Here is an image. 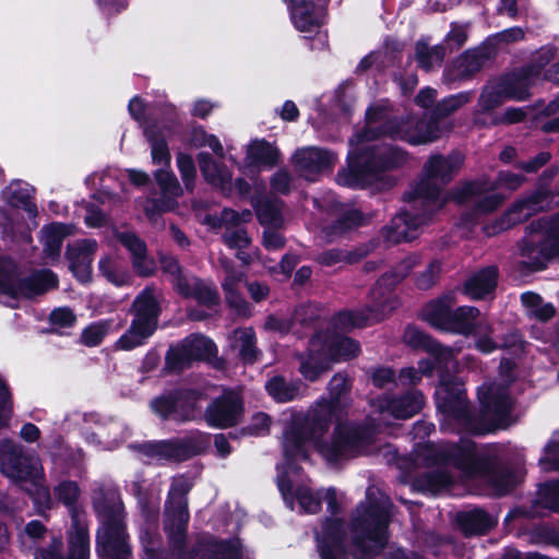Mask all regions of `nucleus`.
Here are the masks:
<instances>
[{
	"instance_id": "c85d7f7f",
	"label": "nucleus",
	"mask_w": 559,
	"mask_h": 559,
	"mask_svg": "<svg viewBox=\"0 0 559 559\" xmlns=\"http://www.w3.org/2000/svg\"><path fill=\"white\" fill-rule=\"evenodd\" d=\"M538 79V70L534 67H522L500 78L499 86L510 100L523 102L530 98V88Z\"/></svg>"
},
{
	"instance_id": "b1692460",
	"label": "nucleus",
	"mask_w": 559,
	"mask_h": 559,
	"mask_svg": "<svg viewBox=\"0 0 559 559\" xmlns=\"http://www.w3.org/2000/svg\"><path fill=\"white\" fill-rule=\"evenodd\" d=\"M189 520L188 502L167 503L165 501L164 531L174 547L185 546Z\"/></svg>"
},
{
	"instance_id": "f3484780",
	"label": "nucleus",
	"mask_w": 559,
	"mask_h": 559,
	"mask_svg": "<svg viewBox=\"0 0 559 559\" xmlns=\"http://www.w3.org/2000/svg\"><path fill=\"white\" fill-rule=\"evenodd\" d=\"M405 343L414 350H421L429 354V358L418 361L416 368L423 376H431L436 369H447L453 358L452 348L441 344L429 333L416 325L408 324L404 332Z\"/></svg>"
},
{
	"instance_id": "a19ab883",
	"label": "nucleus",
	"mask_w": 559,
	"mask_h": 559,
	"mask_svg": "<svg viewBox=\"0 0 559 559\" xmlns=\"http://www.w3.org/2000/svg\"><path fill=\"white\" fill-rule=\"evenodd\" d=\"M557 195V191L552 188H545L544 186L535 183L533 190L526 192L518 200L525 210L531 212V215H534L538 212L549 211Z\"/></svg>"
},
{
	"instance_id": "8fccbe9b",
	"label": "nucleus",
	"mask_w": 559,
	"mask_h": 559,
	"mask_svg": "<svg viewBox=\"0 0 559 559\" xmlns=\"http://www.w3.org/2000/svg\"><path fill=\"white\" fill-rule=\"evenodd\" d=\"M199 168L204 179L210 183H227L231 180L229 174L224 173L209 152H200L197 155Z\"/></svg>"
},
{
	"instance_id": "4d7b16f0",
	"label": "nucleus",
	"mask_w": 559,
	"mask_h": 559,
	"mask_svg": "<svg viewBox=\"0 0 559 559\" xmlns=\"http://www.w3.org/2000/svg\"><path fill=\"white\" fill-rule=\"evenodd\" d=\"M364 216L357 209L347 210L341 213L330 225V233L333 235H343L352 229L361 226Z\"/></svg>"
},
{
	"instance_id": "20e7f679",
	"label": "nucleus",
	"mask_w": 559,
	"mask_h": 559,
	"mask_svg": "<svg viewBox=\"0 0 559 559\" xmlns=\"http://www.w3.org/2000/svg\"><path fill=\"white\" fill-rule=\"evenodd\" d=\"M518 247L523 258L520 262L522 271L545 270L549 261L559 257V212L549 219L538 218L526 225Z\"/></svg>"
},
{
	"instance_id": "f257e3e1",
	"label": "nucleus",
	"mask_w": 559,
	"mask_h": 559,
	"mask_svg": "<svg viewBox=\"0 0 559 559\" xmlns=\"http://www.w3.org/2000/svg\"><path fill=\"white\" fill-rule=\"evenodd\" d=\"M401 132V119L388 117L381 105H370L365 112V124L349 139L353 146L346 157V167L338 169L336 182L350 189H368L377 186L390 190L397 179L389 173L402 169L409 159L404 148L394 144H370L383 138L396 141Z\"/></svg>"
},
{
	"instance_id": "4468645a",
	"label": "nucleus",
	"mask_w": 559,
	"mask_h": 559,
	"mask_svg": "<svg viewBox=\"0 0 559 559\" xmlns=\"http://www.w3.org/2000/svg\"><path fill=\"white\" fill-rule=\"evenodd\" d=\"M370 300L359 308L342 309L331 317V325L335 331L352 332L355 329H364L385 319L392 310L390 298L385 293L372 287L369 292Z\"/></svg>"
},
{
	"instance_id": "7ed1b4c3",
	"label": "nucleus",
	"mask_w": 559,
	"mask_h": 559,
	"mask_svg": "<svg viewBox=\"0 0 559 559\" xmlns=\"http://www.w3.org/2000/svg\"><path fill=\"white\" fill-rule=\"evenodd\" d=\"M338 415L331 406L318 401L304 416L295 417L284 433L283 452L287 464L292 465L297 460L308 461V442L316 444L317 440H324L323 436Z\"/></svg>"
},
{
	"instance_id": "5701e85b",
	"label": "nucleus",
	"mask_w": 559,
	"mask_h": 559,
	"mask_svg": "<svg viewBox=\"0 0 559 559\" xmlns=\"http://www.w3.org/2000/svg\"><path fill=\"white\" fill-rule=\"evenodd\" d=\"M488 59L489 55L485 49H467L445 68L444 76L449 82L471 80L483 69Z\"/></svg>"
},
{
	"instance_id": "393cba45",
	"label": "nucleus",
	"mask_w": 559,
	"mask_h": 559,
	"mask_svg": "<svg viewBox=\"0 0 559 559\" xmlns=\"http://www.w3.org/2000/svg\"><path fill=\"white\" fill-rule=\"evenodd\" d=\"M426 403L420 390L409 389L402 394L386 395L382 400L381 407L395 419H408L419 414Z\"/></svg>"
},
{
	"instance_id": "aec40b11",
	"label": "nucleus",
	"mask_w": 559,
	"mask_h": 559,
	"mask_svg": "<svg viewBox=\"0 0 559 559\" xmlns=\"http://www.w3.org/2000/svg\"><path fill=\"white\" fill-rule=\"evenodd\" d=\"M346 538L345 521L326 516L322 522L321 533L316 534L320 559H347Z\"/></svg>"
},
{
	"instance_id": "e433bc0d",
	"label": "nucleus",
	"mask_w": 559,
	"mask_h": 559,
	"mask_svg": "<svg viewBox=\"0 0 559 559\" xmlns=\"http://www.w3.org/2000/svg\"><path fill=\"white\" fill-rule=\"evenodd\" d=\"M300 381H288L284 376L276 374L265 382V391L276 403H288L301 396Z\"/></svg>"
},
{
	"instance_id": "69168bd1",
	"label": "nucleus",
	"mask_w": 559,
	"mask_h": 559,
	"mask_svg": "<svg viewBox=\"0 0 559 559\" xmlns=\"http://www.w3.org/2000/svg\"><path fill=\"white\" fill-rule=\"evenodd\" d=\"M117 239L130 252L131 259L139 260L147 253L145 241L133 231H120Z\"/></svg>"
},
{
	"instance_id": "0eeeda50",
	"label": "nucleus",
	"mask_w": 559,
	"mask_h": 559,
	"mask_svg": "<svg viewBox=\"0 0 559 559\" xmlns=\"http://www.w3.org/2000/svg\"><path fill=\"white\" fill-rule=\"evenodd\" d=\"M462 164L463 158L459 154L431 155L424 165V177L413 190L408 191L409 199L415 200L416 203L430 205L438 211L443 205L440 201L442 186L452 181Z\"/></svg>"
},
{
	"instance_id": "4be33fe9",
	"label": "nucleus",
	"mask_w": 559,
	"mask_h": 559,
	"mask_svg": "<svg viewBox=\"0 0 559 559\" xmlns=\"http://www.w3.org/2000/svg\"><path fill=\"white\" fill-rule=\"evenodd\" d=\"M440 136V122L430 111H426L412 126L401 119V132L397 133L396 141L400 140L411 145H420L435 142Z\"/></svg>"
},
{
	"instance_id": "c03bdc74",
	"label": "nucleus",
	"mask_w": 559,
	"mask_h": 559,
	"mask_svg": "<svg viewBox=\"0 0 559 559\" xmlns=\"http://www.w3.org/2000/svg\"><path fill=\"white\" fill-rule=\"evenodd\" d=\"M94 510L103 520V526L112 524L124 525L123 521V504L121 500L116 499L115 495H104L94 501Z\"/></svg>"
},
{
	"instance_id": "4c0bfd02",
	"label": "nucleus",
	"mask_w": 559,
	"mask_h": 559,
	"mask_svg": "<svg viewBox=\"0 0 559 559\" xmlns=\"http://www.w3.org/2000/svg\"><path fill=\"white\" fill-rule=\"evenodd\" d=\"M53 495L58 502L69 511L71 520L85 516L83 507L79 503L81 488L74 480H62L53 488Z\"/></svg>"
},
{
	"instance_id": "9b49d317",
	"label": "nucleus",
	"mask_w": 559,
	"mask_h": 559,
	"mask_svg": "<svg viewBox=\"0 0 559 559\" xmlns=\"http://www.w3.org/2000/svg\"><path fill=\"white\" fill-rule=\"evenodd\" d=\"M217 355L214 341L200 333H192L169 345L165 354L163 374H180L194 362L210 361Z\"/></svg>"
},
{
	"instance_id": "13d9d810",
	"label": "nucleus",
	"mask_w": 559,
	"mask_h": 559,
	"mask_svg": "<svg viewBox=\"0 0 559 559\" xmlns=\"http://www.w3.org/2000/svg\"><path fill=\"white\" fill-rule=\"evenodd\" d=\"M371 384L380 390L396 386V371L391 366L378 365L367 370Z\"/></svg>"
},
{
	"instance_id": "f704fd0d",
	"label": "nucleus",
	"mask_w": 559,
	"mask_h": 559,
	"mask_svg": "<svg viewBox=\"0 0 559 559\" xmlns=\"http://www.w3.org/2000/svg\"><path fill=\"white\" fill-rule=\"evenodd\" d=\"M361 353L359 341L335 331L326 342V357L330 361H349Z\"/></svg>"
},
{
	"instance_id": "412c9836",
	"label": "nucleus",
	"mask_w": 559,
	"mask_h": 559,
	"mask_svg": "<svg viewBox=\"0 0 559 559\" xmlns=\"http://www.w3.org/2000/svg\"><path fill=\"white\" fill-rule=\"evenodd\" d=\"M95 548L100 559H132L133 557L126 524L103 526L96 534Z\"/></svg>"
},
{
	"instance_id": "6ab92c4d",
	"label": "nucleus",
	"mask_w": 559,
	"mask_h": 559,
	"mask_svg": "<svg viewBox=\"0 0 559 559\" xmlns=\"http://www.w3.org/2000/svg\"><path fill=\"white\" fill-rule=\"evenodd\" d=\"M0 472L10 479L26 481L34 474L33 456L22 444L5 438L0 441Z\"/></svg>"
},
{
	"instance_id": "a18cd8bd",
	"label": "nucleus",
	"mask_w": 559,
	"mask_h": 559,
	"mask_svg": "<svg viewBox=\"0 0 559 559\" xmlns=\"http://www.w3.org/2000/svg\"><path fill=\"white\" fill-rule=\"evenodd\" d=\"M114 331L115 320L112 318L91 322L82 330L80 343L86 347H97Z\"/></svg>"
},
{
	"instance_id": "bb28decb",
	"label": "nucleus",
	"mask_w": 559,
	"mask_h": 559,
	"mask_svg": "<svg viewBox=\"0 0 559 559\" xmlns=\"http://www.w3.org/2000/svg\"><path fill=\"white\" fill-rule=\"evenodd\" d=\"M95 249L96 241L92 239H84L82 243L68 245L67 247L64 255L69 261V269L81 284L92 282V263Z\"/></svg>"
},
{
	"instance_id": "c756f323",
	"label": "nucleus",
	"mask_w": 559,
	"mask_h": 559,
	"mask_svg": "<svg viewBox=\"0 0 559 559\" xmlns=\"http://www.w3.org/2000/svg\"><path fill=\"white\" fill-rule=\"evenodd\" d=\"M293 160L294 165L301 171L317 175L331 170L336 156L330 150L311 146L297 150Z\"/></svg>"
},
{
	"instance_id": "6e6552de",
	"label": "nucleus",
	"mask_w": 559,
	"mask_h": 559,
	"mask_svg": "<svg viewBox=\"0 0 559 559\" xmlns=\"http://www.w3.org/2000/svg\"><path fill=\"white\" fill-rule=\"evenodd\" d=\"M373 442V429L365 424L337 423L331 440H317L316 450L331 465L356 457Z\"/></svg>"
},
{
	"instance_id": "f03ea898",
	"label": "nucleus",
	"mask_w": 559,
	"mask_h": 559,
	"mask_svg": "<svg viewBox=\"0 0 559 559\" xmlns=\"http://www.w3.org/2000/svg\"><path fill=\"white\" fill-rule=\"evenodd\" d=\"M389 510L378 502H360L349 522L353 559H376L389 543Z\"/></svg>"
},
{
	"instance_id": "bf43d9fd",
	"label": "nucleus",
	"mask_w": 559,
	"mask_h": 559,
	"mask_svg": "<svg viewBox=\"0 0 559 559\" xmlns=\"http://www.w3.org/2000/svg\"><path fill=\"white\" fill-rule=\"evenodd\" d=\"M451 476L445 471H429L417 478L418 486L427 491L437 492L451 485Z\"/></svg>"
},
{
	"instance_id": "473e14b6",
	"label": "nucleus",
	"mask_w": 559,
	"mask_h": 559,
	"mask_svg": "<svg viewBox=\"0 0 559 559\" xmlns=\"http://www.w3.org/2000/svg\"><path fill=\"white\" fill-rule=\"evenodd\" d=\"M239 540L238 537L217 538L213 535L199 538L191 548L190 559H226Z\"/></svg>"
},
{
	"instance_id": "3c124183",
	"label": "nucleus",
	"mask_w": 559,
	"mask_h": 559,
	"mask_svg": "<svg viewBox=\"0 0 559 559\" xmlns=\"http://www.w3.org/2000/svg\"><path fill=\"white\" fill-rule=\"evenodd\" d=\"M35 189L33 187H17L10 191L8 204L13 209H22L29 217H35L38 213L37 205L33 201Z\"/></svg>"
},
{
	"instance_id": "9d476101",
	"label": "nucleus",
	"mask_w": 559,
	"mask_h": 559,
	"mask_svg": "<svg viewBox=\"0 0 559 559\" xmlns=\"http://www.w3.org/2000/svg\"><path fill=\"white\" fill-rule=\"evenodd\" d=\"M479 412L474 411L472 436H486L497 430L507 429L512 420L513 401L507 390L488 386L478 393Z\"/></svg>"
},
{
	"instance_id": "680f3d73",
	"label": "nucleus",
	"mask_w": 559,
	"mask_h": 559,
	"mask_svg": "<svg viewBox=\"0 0 559 559\" xmlns=\"http://www.w3.org/2000/svg\"><path fill=\"white\" fill-rule=\"evenodd\" d=\"M537 503L552 512H559V480L540 485Z\"/></svg>"
},
{
	"instance_id": "1a4fd4ad",
	"label": "nucleus",
	"mask_w": 559,
	"mask_h": 559,
	"mask_svg": "<svg viewBox=\"0 0 559 559\" xmlns=\"http://www.w3.org/2000/svg\"><path fill=\"white\" fill-rule=\"evenodd\" d=\"M205 397L206 394L200 389L174 388L153 397L150 408L160 420L188 423L200 417V402Z\"/></svg>"
},
{
	"instance_id": "5fc2aeb1",
	"label": "nucleus",
	"mask_w": 559,
	"mask_h": 559,
	"mask_svg": "<svg viewBox=\"0 0 559 559\" xmlns=\"http://www.w3.org/2000/svg\"><path fill=\"white\" fill-rule=\"evenodd\" d=\"M487 191V182L484 180H466L451 191V199L457 204H465L474 197H480Z\"/></svg>"
},
{
	"instance_id": "37998d69",
	"label": "nucleus",
	"mask_w": 559,
	"mask_h": 559,
	"mask_svg": "<svg viewBox=\"0 0 559 559\" xmlns=\"http://www.w3.org/2000/svg\"><path fill=\"white\" fill-rule=\"evenodd\" d=\"M531 216V212L525 210L522 203L516 200L499 218L486 227V233L492 236L509 230L527 221Z\"/></svg>"
},
{
	"instance_id": "a211bd4d",
	"label": "nucleus",
	"mask_w": 559,
	"mask_h": 559,
	"mask_svg": "<svg viewBox=\"0 0 559 559\" xmlns=\"http://www.w3.org/2000/svg\"><path fill=\"white\" fill-rule=\"evenodd\" d=\"M245 414L242 397L233 390L225 391L214 397L204 411L205 423L216 429H227L237 426Z\"/></svg>"
},
{
	"instance_id": "774afa93",
	"label": "nucleus",
	"mask_w": 559,
	"mask_h": 559,
	"mask_svg": "<svg viewBox=\"0 0 559 559\" xmlns=\"http://www.w3.org/2000/svg\"><path fill=\"white\" fill-rule=\"evenodd\" d=\"M441 273V262L431 261L428 266L415 280V285L420 290L430 289L439 280Z\"/></svg>"
},
{
	"instance_id": "79ce46f5",
	"label": "nucleus",
	"mask_w": 559,
	"mask_h": 559,
	"mask_svg": "<svg viewBox=\"0 0 559 559\" xmlns=\"http://www.w3.org/2000/svg\"><path fill=\"white\" fill-rule=\"evenodd\" d=\"M281 157L280 150L265 139H255L247 151V158L254 166L274 167Z\"/></svg>"
},
{
	"instance_id": "7c9ffc66",
	"label": "nucleus",
	"mask_w": 559,
	"mask_h": 559,
	"mask_svg": "<svg viewBox=\"0 0 559 559\" xmlns=\"http://www.w3.org/2000/svg\"><path fill=\"white\" fill-rule=\"evenodd\" d=\"M59 278L50 269L34 271L31 275L20 277L15 298H34L57 288Z\"/></svg>"
},
{
	"instance_id": "603ef678",
	"label": "nucleus",
	"mask_w": 559,
	"mask_h": 559,
	"mask_svg": "<svg viewBox=\"0 0 559 559\" xmlns=\"http://www.w3.org/2000/svg\"><path fill=\"white\" fill-rule=\"evenodd\" d=\"M469 98L471 95L467 92L450 95L438 102L429 111L440 122L442 119L449 117L451 114L468 103Z\"/></svg>"
},
{
	"instance_id": "c9c22d12",
	"label": "nucleus",
	"mask_w": 559,
	"mask_h": 559,
	"mask_svg": "<svg viewBox=\"0 0 559 559\" xmlns=\"http://www.w3.org/2000/svg\"><path fill=\"white\" fill-rule=\"evenodd\" d=\"M143 134L150 143L153 164L169 167L171 163V155L166 140V134L163 133L158 121L156 119L151 120L146 126H144Z\"/></svg>"
},
{
	"instance_id": "e2e57ef3",
	"label": "nucleus",
	"mask_w": 559,
	"mask_h": 559,
	"mask_svg": "<svg viewBox=\"0 0 559 559\" xmlns=\"http://www.w3.org/2000/svg\"><path fill=\"white\" fill-rule=\"evenodd\" d=\"M176 160L186 189L189 191L193 190L197 178V168L192 156L188 153L179 152L176 156Z\"/></svg>"
},
{
	"instance_id": "dca6fc26",
	"label": "nucleus",
	"mask_w": 559,
	"mask_h": 559,
	"mask_svg": "<svg viewBox=\"0 0 559 559\" xmlns=\"http://www.w3.org/2000/svg\"><path fill=\"white\" fill-rule=\"evenodd\" d=\"M488 452H479L475 441L461 438L441 449L438 457L441 463L460 471L465 477L478 479L489 471Z\"/></svg>"
},
{
	"instance_id": "0e129e2a",
	"label": "nucleus",
	"mask_w": 559,
	"mask_h": 559,
	"mask_svg": "<svg viewBox=\"0 0 559 559\" xmlns=\"http://www.w3.org/2000/svg\"><path fill=\"white\" fill-rule=\"evenodd\" d=\"M154 177L162 191V194H167L175 198H179L182 194V188L173 171L159 168L155 170Z\"/></svg>"
},
{
	"instance_id": "864d4df0",
	"label": "nucleus",
	"mask_w": 559,
	"mask_h": 559,
	"mask_svg": "<svg viewBox=\"0 0 559 559\" xmlns=\"http://www.w3.org/2000/svg\"><path fill=\"white\" fill-rule=\"evenodd\" d=\"M190 298H193L200 306L212 309L221 302L218 290L215 286L207 285L200 277H193V289Z\"/></svg>"
},
{
	"instance_id": "de8ad7c7",
	"label": "nucleus",
	"mask_w": 559,
	"mask_h": 559,
	"mask_svg": "<svg viewBox=\"0 0 559 559\" xmlns=\"http://www.w3.org/2000/svg\"><path fill=\"white\" fill-rule=\"evenodd\" d=\"M19 280L20 269L15 260L8 255H0V294L15 298Z\"/></svg>"
},
{
	"instance_id": "58836bf2",
	"label": "nucleus",
	"mask_w": 559,
	"mask_h": 559,
	"mask_svg": "<svg viewBox=\"0 0 559 559\" xmlns=\"http://www.w3.org/2000/svg\"><path fill=\"white\" fill-rule=\"evenodd\" d=\"M282 206L283 201L276 198H265L257 201L254 212L259 224L264 228H282L284 225Z\"/></svg>"
},
{
	"instance_id": "2f4dec72",
	"label": "nucleus",
	"mask_w": 559,
	"mask_h": 559,
	"mask_svg": "<svg viewBox=\"0 0 559 559\" xmlns=\"http://www.w3.org/2000/svg\"><path fill=\"white\" fill-rule=\"evenodd\" d=\"M498 278L499 270L496 265L483 267L464 282L463 293L474 300L485 299L495 293Z\"/></svg>"
},
{
	"instance_id": "49530a36",
	"label": "nucleus",
	"mask_w": 559,
	"mask_h": 559,
	"mask_svg": "<svg viewBox=\"0 0 559 559\" xmlns=\"http://www.w3.org/2000/svg\"><path fill=\"white\" fill-rule=\"evenodd\" d=\"M330 369V360L324 353L310 350L300 359L299 372L310 381H317L320 376Z\"/></svg>"
},
{
	"instance_id": "6e6d98bb",
	"label": "nucleus",
	"mask_w": 559,
	"mask_h": 559,
	"mask_svg": "<svg viewBox=\"0 0 559 559\" xmlns=\"http://www.w3.org/2000/svg\"><path fill=\"white\" fill-rule=\"evenodd\" d=\"M349 388L347 384L346 377L337 373L332 377L328 384L329 399H321L320 402L331 406L337 413H341L342 402L341 399L348 392Z\"/></svg>"
},
{
	"instance_id": "2eb2a0df",
	"label": "nucleus",
	"mask_w": 559,
	"mask_h": 559,
	"mask_svg": "<svg viewBox=\"0 0 559 559\" xmlns=\"http://www.w3.org/2000/svg\"><path fill=\"white\" fill-rule=\"evenodd\" d=\"M210 444V435L197 431L182 438L147 441L140 444L139 450L148 457H159L180 463L206 453Z\"/></svg>"
},
{
	"instance_id": "423d86ee",
	"label": "nucleus",
	"mask_w": 559,
	"mask_h": 559,
	"mask_svg": "<svg viewBox=\"0 0 559 559\" xmlns=\"http://www.w3.org/2000/svg\"><path fill=\"white\" fill-rule=\"evenodd\" d=\"M162 311L155 288L144 287L131 302L129 313L133 318L129 328L117 340L116 348L129 352L145 345L158 329Z\"/></svg>"
},
{
	"instance_id": "338daca9",
	"label": "nucleus",
	"mask_w": 559,
	"mask_h": 559,
	"mask_svg": "<svg viewBox=\"0 0 559 559\" xmlns=\"http://www.w3.org/2000/svg\"><path fill=\"white\" fill-rule=\"evenodd\" d=\"M295 498L306 513L316 514L322 508V499L310 488L298 487L295 491Z\"/></svg>"
},
{
	"instance_id": "052dcab7",
	"label": "nucleus",
	"mask_w": 559,
	"mask_h": 559,
	"mask_svg": "<svg viewBox=\"0 0 559 559\" xmlns=\"http://www.w3.org/2000/svg\"><path fill=\"white\" fill-rule=\"evenodd\" d=\"M160 119L155 118L163 133L173 136L177 134L178 128L181 127V121L177 111V108L171 104H163L158 108Z\"/></svg>"
},
{
	"instance_id": "cd10ccee",
	"label": "nucleus",
	"mask_w": 559,
	"mask_h": 559,
	"mask_svg": "<svg viewBox=\"0 0 559 559\" xmlns=\"http://www.w3.org/2000/svg\"><path fill=\"white\" fill-rule=\"evenodd\" d=\"M454 521L457 530L466 538L485 536L498 524L497 518L483 508L459 511Z\"/></svg>"
},
{
	"instance_id": "72a5a7b5",
	"label": "nucleus",
	"mask_w": 559,
	"mask_h": 559,
	"mask_svg": "<svg viewBox=\"0 0 559 559\" xmlns=\"http://www.w3.org/2000/svg\"><path fill=\"white\" fill-rule=\"evenodd\" d=\"M67 559H90V533L85 516L71 520Z\"/></svg>"
},
{
	"instance_id": "ddd939ff",
	"label": "nucleus",
	"mask_w": 559,
	"mask_h": 559,
	"mask_svg": "<svg viewBox=\"0 0 559 559\" xmlns=\"http://www.w3.org/2000/svg\"><path fill=\"white\" fill-rule=\"evenodd\" d=\"M403 200L408 204L409 209L400 211L381 229L384 241L390 245L411 242L416 239L419 235V228L427 225L437 213L432 206L411 200L408 192L404 193Z\"/></svg>"
},
{
	"instance_id": "39448f33",
	"label": "nucleus",
	"mask_w": 559,
	"mask_h": 559,
	"mask_svg": "<svg viewBox=\"0 0 559 559\" xmlns=\"http://www.w3.org/2000/svg\"><path fill=\"white\" fill-rule=\"evenodd\" d=\"M454 296L443 294L428 301L421 310V319L440 332L452 333L465 337L475 336L480 324L476 322L480 311L474 306L452 308Z\"/></svg>"
},
{
	"instance_id": "f8f14e48",
	"label": "nucleus",
	"mask_w": 559,
	"mask_h": 559,
	"mask_svg": "<svg viewBox=\"0 0 559 559\" xmlns=\"http://www.w3.org/2000/svg\"><path fill=\"white\" fill-rule=\"evenodd\" d=\"M437 409L453 420L464 432L472 435L474 428V407L472 406L463 383L455 377H442L440 386L435 392Z\"/></svg>"
},
{
	"instance_id": "a878e982",
	"label": "nucleus",
	"mask_w": 559,
	"mask_h": 559,
	"mask_svg": "<svg viewBox=\"0 0 559 559\" xmlns=\"http://www.w3.org/2000/svg\"><path fill=\"white\" fill-rule=\"evenodd\" d=\"M489 471L479 475L478 479L485 480L499 497L511 493L520 484L518 472L502 463L497 454L489 455Z\"/></svg>"
},
{
	"instance_id": "ea45409f",
	"label": "nucleus",
	"mask_w": 559,
	"mask_h": 559,
	"mask_svg": "<svg viewBox=\"0 0 559 559\" xmlns=\"http://www.w3.org/2000/svg\"><path fill=\"white\" fill-rule=\"evenodd\" d=\"M233 347L238 349V357L243 365H253L262 356V352L257 346L255 332L251 328L235 331Z\"/></svg>"
},
{
	"instance_id": "09e8293b",
	"label": "nucleus",
	"mask_w": 559,
	"mask_h": 559,
	"mask_svg": "<svg viewBox=\"0 0 559 559\" xmlns=\"http://www.w3.org/2000/svg\"><path fill=\"white\" fill-rule=\"evenodd\" d=\"M418 257L417 255H407L403 260H401L395 266L392 267L391 271L384 273L376 283L373 287L380 289V293H384L382 286H391L394 287L399 283H401L412 270L417 265Z\"/></svg>"
}]
</instances>
